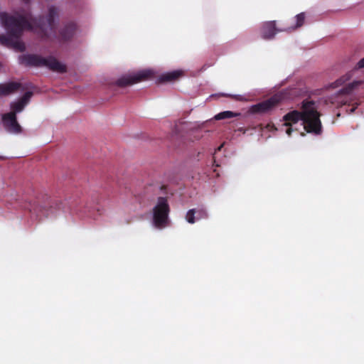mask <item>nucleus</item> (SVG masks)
Segmentation results:
<instances>
[{
  "label": "nucleus",
  "mask_w": 364,
  "mask_h": 364,
  "mask_svg": "<svg viewBox=\"0 0 364 364\" xmlns=\"http://www.w3.org/2000/svg\"><path fill=\"white\" fill-rule=\"evenodd\" d=\"M56 15L54 6L49 7L46 17H33L30 11L17 12L15 15L5 12L0 14L1 24L9 33V36L0 35V44L11 48L14 38H19L25 30L33 31L41 40L49 39L48 31L53 28V19Z\"/></svg>",
  "instance_id": "obj_1"
},
{
  "label": "nucleus",
  "mask_w": 364,
  "mask_h": 364,
  "mask_svg": "<svg viewBox=\"0 0 364 364\" xmlns=\"http://www.w3.org/2000/svg\"><path fill=\"white\" fill-rule=\"evenodd\" d=\"M364 68V57L355 66L333 82L331 87H342L331 97V103L338 106L348 105L353 101V93L364 84V74L360 70Z\"/></svg>",
  "instance_id": "obj_2"
},
{
  "label": "nucleus",
  "mask_w": 364,
  "mask_h": 364,
  "mask_svg": "<svg viewBox=\"0 0 364 364\" xmlns=\"http://www.w3.org/2000/svg\"><path fill=\"white\" fill-rule=\"evenodd\" d=\"M302 111L294 110L283 117L286 127H291L299 120L303 122L304 128L308 133L320 135L322 133L321 114L318 112L314 101L304 100L301 104Z\"/></svg>",
  "instance_id": "obj_3"
},
{
  "label": "nucleus",
  "mask_w": 364,
  "mask_h": 364,
  "mask_svg": "<svg viewBox=\"0 0 364 364\" xmlns=\"http://www.w3.org/2000/svg\"><path fill=\"white\" fill-rule=\"evenodd\" d=\"M165 186L154 185L145 188L144 196L147 198L149 193L153 194V198L157 196V202L152 209L153 224L159 229H162L168 225V215L170 213V206L168 202V198L159 196L162 190H165Z\"/></svg>",
  "instance_id": "obj_4"
},
{
  "label": "nucleus",
  "mask_w": 364,
  "mask_h": 364,
  "mask_svg": "<svg viewBox=\"0 0 364 364\" xmlns=\"http://www.w3.org/2000/svg\"><path fill=\"white\" fill-rule=\"evenodd\" d=\"M19 63L28 67H46L50 70L59 73L67 72L65 65L61 63L55 58L49 56L43 58L37 54H25L18 57Z\"/></svg>",
  "instance_id": "obj_5"
},
{
  "label": "nucleus",
  "mask_w": 364,
  "mask_h": 364,
  "mask_svg": "<svg viewBox=\"0 0 364 364\" xmlns=\"http://www.w3.org/2000/svg\"><path fill=\"white\" fill-rule=\"evenodd\" d=\"M60 203H58L50 200L43 202L35 201L28 204L26 208L39 220H41L43 218H48L55 214L56 210L60 208Z\"/></svg>",
  "instance_id": "obj_6"
},
{
  "label": "nucleus",
  "mask_w": 364,
  "mask_h": 364,
  "mask_svg": "<svg viewBox=\"0 0 364 364\" xmlns=\"http://www.w3.org/2000/svg\"><path fill=\"white\" fill-rule=\"evenodd\" d=\"M56 9L57 15L54 18L58 17V11L55 6H54ZM55 19H53V22ZM53 28L50 31L48 29V35L49 39L46 41H53L54 39H57L59 42H67L73 39L76 31H77V24L75 22L70 21L65 23L58 31V34L56 35L55 33V23H53Z\"/></svg>",
  "instance_id": "obj_7"
},
{
  "label": "nucleus",
  "mask_w": 364,
  "mask_h": 364,
  "mask_svg": "<svg viewBox=\"0 0 364 364\" xmlns=\"http://www.w3.org/2000/svg\"><path fill=\"white\" fill-rule=\"evenodd\" d=\"M152 75L150 70H143L134 75H125L118 79L115 84L118 87H124L149 79Z\"/></svg>",
  "instance_id": "obj_8"
},
{
  "label": "nucleus",
  "mask_w": 364,
  "mask_h": 364,
  "mask_svg": "<svg viewBox=\"0 0 364 364\" xmlns=\"http://www.w3.org/2000/svg\"><path fill=\"white\" fill-rule=\"evenodd\" d=\"M282 101V97L274 95L270 98L252 105L250 108L252 113H267L275 108Z\"/></svg>",
  "instance_id": "obj_9"
},
{
  "label": "nucleus",
  "mask_w": 364,
  "mask_h": 364,
  "mask_svg": "<svg viewBox=\"0 0 364 364\" xmlns=\"http://www.w3.org/2000/svg\"><path fill=\"white\" fill-rule=\"evenodd\" d=\"M3 126L6 132L18 134L22 132V127L17 121V117L14 113H5L1 116Z\"/></svg>",
  "instance_id": "obj_10"
},
{
  "label": "nucleus",
  "mask_w": 364,
  "mask_h": 364,
  "mask_svg": "<svg viewBox=\"0 0 364 364\" xmlns=\"http://www.w3.org/2000/svg\"><path fill=\"white\" fill-rule=\"evenodd\" d=\"M287 30H280L277 29L276 28V21H267L263 23L262 28H261V35L262 38L265 40H269L272 39L277 32H281V31H287Z\"/></svg>",
  "instance_id": "obj_11"
},
{
  "label": "nucleus",
  "mask_w": 364,
  "mask_h": 364,
  "mask_svg": "<svg viewBox=\"0 0 364 364\" xmlns=\"http://www.w3.org/2000/svg\"><path fill=\"white\" fill-rule=\"evenodd\" d=\"M32 95L33 92L28 91L18 101L11 102L10 105L11 112L9 113H14V115L16 116L18 113L22 112Z\"/></svg>",
  "instance_id": "obj_12"
},
{
  "label": "nucleus",
  "mask_w": 364,
  "mask_h": 364,
  "mask_svg": "<svg viewBox=\"0 0 364 364\" xmlns=\"http://www.w3.org/2000/svg\"><path fill=\"white\" fill-rule=\"evenodd\" d=\"M21 87V84L17 82H9L0 84V96H7L17 92Z\"/></svg>",
  "instance_id": "obj_13"
},
{
  "label": "nucleus",
  "mask_w": 364,
  "mask_h": 364,
  "mask_svg": "<svg viewBox=\"0 0 364 364\" xmlns=\"http://www.w3.org/2000/svg\"><path fill=\"white\" fill-rule=\"evenodd\" d=\"M182 75V72L175 70L161 75L159 78V82H171L177 80Z\"/></svg>",
  "instance_id": "obj_14"
},
{
  "label": "nucleus",
  "mask_w": 364,
  "mask_h": 364,
  "mask_svg": "<svg viewBox=\"0 0 364 364\" xmlns=\"http://www.w3.org/2000/svg\"><path fill=\"white\" fill-rule=\"evenodd\" d=\"M305 17H306L305 16V13H304V12L297 14L295 16L296 25L294 26H293V27L287 28L286 29V30H287V31H294L295 29H296V28L301 27V26H303V24L304 23V21H305Z\"/></svg>",
  "instance_id": "obj_15"
},
{
  "label": "nucleus",
  "mask_w": 364,
  "mask_h": 364,
  "mask_svg": "<svg viewBox=\"0 0 364 364\" xmlns=\"http://www.w3.org/2000/svg\"><path fill=\"white\" fill-rule=\"evenodd\" d=\"M240 113L233 112L232 111H224L220 112L217 115H215V119L217 120L224 119H230L235 117L240 116Z\"/></svg>",
  "instance_id": "obj_16"
},
{
  "label": "nucleus",
  "mask_w": 364,
  "mask_h": 364,
  "mask_svg": "<svg viewBox=\"0 0 364 364\" xmlns=\"http://www.w3.org/2000/svg\"><path fill=\"white\" fill-rule=\"evenodd\" d=\"M11 48H14L16 50L22 52L25 50L26 46L22 41L18 40V38H14Z\"/></svg>",
  "instance_id": "obj_17"
},
{
  "label": "nucleus",
  "mask_w": 364,
  "mask_h": 364,
  "mask_svg": "<svg viewBox=\"0 0 364 364\" xmlns=\"http://www.w3.org/2000/svg\"><path fill=\"white\" fill-rule=\"evenodd\" d=\"M195 215H196V209H191L189 210L187 213H186V219L187 220L188 223H194L196 222V217H195Z\"/></svg>",
  "instance_id": "obj_18"
},
{
  "label": "nucleus",
  "mask_w": 364,
  "mask_h": 364,
  "mask_svg": "<svg viewBox=\"0 0 364 364\" xmlns=\"http://www.w3.org/2000/svg\"><path fill=\"white\" fill-rule=\"evenodd\" d=\"M196 215L197 216V219L206 218L208 217L207 212L203 208L196 209Z\"/></svg>",
  "instance_id": "obj_19"
},
{
  "label": "nucleus",
  "mask_w": 364,
  "mask_h": 364,
  "mask_svg": "<svg viewBox=\"0 0 364 364\" xmlns=\"http://www.w3.org/2000/svg\"><path fill=\"white\" fill-rule=\"evenodd\" d=\"M352 107L350 108V109H346V112L348 113V114H352L355 112V110L358 108V105H359V103L358 102H355V103H353L352 105Z\"/></svg>",
  "instance_id": "obj_20"
},
{
  "label": "nucleus",
  "mask_w": 364,
  "mask_h": 364,
  "mask_svg": "<svg viewBox=\"0 0 364 364\" xmlns=\"http://www.w3.org/2000/svg\"><path fill=\"white\" fill-rule=\"evenodd\" d=\"M287 134L290 136L291 132H292V129L291 127H289L287 131H286Z\"/></svg>",
  "instance_id": "obj_21"
},
{
  "label": "nucleus",
  "mask_w": 364,
  "mask_h": 364,
  "mask_svg": "<svg viewBox=\"0 0 364 364\" xmlns=\"http://www.w3.org/2000/svg\"><path fill=\"white\" fill-rule=\"evenodd\" d=\"M223 145L222 144V145H220V146H218V149H216V151H220V150H221V149H222V147H223Z\"/></svg>",
  "instance_id": "obj_22"
},
{
  "label": "nucleus",
  "mask_w": 364,
  "mask_h": 364,
  "mask_svg": "<svg viewBox=\"0 0 364 364\" xmlns=\"http://www.w3.org/2000/svg\"><path fill=\"white\" fill-rule=\"evenodd\" d=\"M213 166H219L218 164H216V162H215V160L213 161Z\"/></svg>",
  "instance_id": "obj_23"
},
{
  "label": "nucleus",
  "mask_w": 364,
  "mask_h": 364,
  "mask_svg": "<svg viewBox=\"0 0 364 364\" xmlns=\"http://www.w3.org/2000/svg\"><path fill=\"white\" fill-rule=\"evenodd\" d=\"M26 4H28L30 0H23Z\"/></svg>",
  "instance_id": "obj_24"
}]
</instances>
